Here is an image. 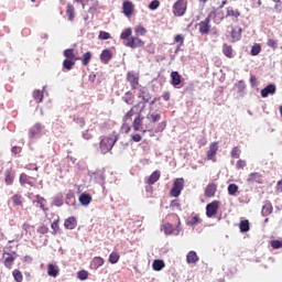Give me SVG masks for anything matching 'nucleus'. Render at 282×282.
<instances>
[{
	"instance_id": "obj_43",
	"label": "nucleus",
	"mask_w": 282,
	"mask_h": 282,
	"mask_svg": "<svg viewBox=\"0 0 282 282\" xmlns=\"http://www.w3.org/2000/svg\"><path fill=\"white\" fill-rule=\"evenodd\" d=\"M12 274L15 282H23V273L20 270L14 269Z\"/></svg>"
},
{
	"instance_id": "obj_54",
	"label": "nucleus",
	"mask_w": 282,
	"mask_h": 282,
	"mask_svg": "<svg viewBox=\"0 0 282 282\" xmlns=\"http://www.w3.org/2000/svg\"><path fill=\"white\" fill-rule=\"evenodd\" d=\"M240 154H241V150H239V148L237 147L232 148L231 158L238 159Z\"/></svg>"
},
{
	"instance_id": "obj_14",
	"label": "nucleus",
	"mask_w": 282,
	"mask_h": 282,
	"mask_svg": "<svg viewBox=\"0 0 282 282\" xmlns=\"http://www.w3.org/2000/svg\"><path fill=\"white\" fill-rule=\"evenodd\" d=\"M144 117H142V112L139 111V115L135 117V119L132 122V129L134 131H140L143 129L144 124Z\"/></svg>"
},
{
	"instance_id": "obj_46",
	"label": "nucleus",
	"mask_w": 282,
	"mask_h": 282,
	"mask_svg": "<svg viewBox=\"0 0 282 282\" xmlns=\"http://www.w3.org/2000/svg\"><path fill=\"white\" fill-rule=\"evenodd\" d=\"M77 279H79V281H87V279H89V272H87L85 270L78 271Z\"/></svg>"
},
{
	"instance_id": "obj_58",
	"label": "nucleus",
	"mask_w": 282,
	"mask_h": 282,
	"mask_svg": "<svg viewBox=\"0 0 282 282\" xmlns=\"http://www.w3.org/2000/svg\"><path fill=\"white\" fill-rule=\"evenodd\" d=\"M21 151H22L21 147L14 145L11 148V153H13V155H19V153H21Z\"/></svg>"
},
{
	"instance_id": "obj_28",
	"label": "nucleus",
	"mask_w": 282,
	"mask_h": 282,
	"mask_svg": "<svg viewBox=\"0 0 282 282\" xmlns=\"http://www.w3.org/2000/svg\"><path fill=\"white\" fill-rule=\"evenodd\" d=\"M135 96L131 93V90L127 91L123 97H121V100L126 102L127 105H133Z\"/></svg>"
},
{
	"instance_id": "obj_60",
	"label": "nucleus",
	"mask_w": 282,
	"mask_h": 282,
	"mask_svg": "<svg viewBox=\"0 0 282 282\" xmlns=\"http://www.w3.org/2000/svg\"><path fill=\"white\" fill-rule=\"evenodd\" d=\"M131 140H133V142H141L142 141V135L138 134V133L132 134Z\"/></svg>"
},
{
	"instance_id": "obj_37",
	"label": "nucleus",
	"mask_w": 282,
	"mask_h": 282,
	"mask_svg": "<svg viewBox=\"0 0 282 282\" xmlns=\"http://www.w3.org/2000/svg\"><path fill=\"white\" fill-rule=\"evenodd\" d=\"M239 228L240 232H248L250 230V221L248 219L241 220Z\"/></svg>"
},
{
	"instance_id": "obj_38",
	"label": "nucleus",
	"mask_w": 282,
	"mask_h": 282,
	"mask_svg": "<svg viewBox=\"0 0 282 282\" xmlns=\"http://www.w3.org/2000/svg\"><path fill=\"white\" fill-rule=\"evenodd\" d=\"M152 268L153 270H155V272L162 271V269L164 268V260H154L152 263Z\"/></svg>"
},
{
	"instance_id": "obj_48",
	"label": "nucleus",
	"mask_w": 282,
	"mask_h": 282,
	"mask_svg": "<svg viewBox=\"0 0 282 282\" xmlns=\"http://www.w3.org/2000/svg\"><path fill=\"white\" fill-rule=\"evenodd\" d=\"M199 223V216H194L186 220V226H197Z\"/></svg>"
},
{
	"instance_id": "obj_32",
	"label": "nucleus",
	"mask_w": 282,
	"mask_h": 282,
	"mask_svg": "<svg viewBox=\"0 0 282 282\" xmlns=\"http://www.w3.org/2000/svg\"><path fill=\"white\" fill-rule=\"evenodd\" d=\"M262 217H268V215H272V203L268 202L262 207Z\"/></svg>"
},
{
	"instance_id": "obj_26",
	"label": "nucleus",
	"mask_w": 282,
	"mask_h": 282,
	"mask_svg": "<svg viewBox=\"0 0 282 282\" xmlns=\"http://www.w3.org/2000/svg\"><path fill=\"white\" fill-rule=\"evenodd\" d=\"M90 265L91 268H94V270H98V268H102V265H105V259H102L101 257H95Z\"/></svg>"
},
{
	"instance_id": "obj_23",
	"label": "nucleus",
	"mask_w": 282,
	"mask_h": 282,
	"mask_svg": "<svg viewBox=\"0 0 282 282\" xmlns=\"http://www.w3.org/2000/svg\"><path fill=\"white\" fill-rule=\"evenodd\" d=\"M91 199L90 194L87 192L79 195V204H82V206H89L91 204Z\"/></svg>"
},
{
	"instance_id": "obj_50",
	"label": "nucleus",
	"mask_w": 282,
	"mask_h": 282,
	"mask_svg": "<svg viewBox=\"0 0 282 282\" xmlns=\"http://www.w3.org/2000/svg\"><path fill=\"white\" fill-rule=\"evenodd\" d=\"M270 246L271 248H273V250H280V248H282V239L281 240H271L270 241Z\"/></svg>"
},
{
	"instance_id": "obj_8",
	"label": "nucleus",
	"mask_w": 282,
	"mask_h": 282,
	"mask_svg": "<svg viewBox=\"0 0 282 282\" xmlns=\"http://www.w3.org/2000/svg\"><path fill=\"white\" fill-rule=\"evenodd\" d=\"M127 80L130 83L131 89H138V85H140V75L134 70H129L127 73Z\"/></svg>"
},
{
	"instance_id": "obj_15",
	"label": "nucleus",
	"mask_w": 282,
	"mask_h": 282,
	"mask_svg": "<svg viewBox=\"0 0 282 282\" xmlns=\"http://www.w3.org/2000/svg\"><path fill=\"white\" fill-rule=\"evenodd\" d=\"M247 182L249 184H263V176L259 172H253L249 174Z\"/></svg>"
},
{
	"instance_id": "obj_45",
	"label": "nucleus",
	"mask_w": 282,
	"mask_h": 282,
	"mask_svg": "<svg viewBox=\"0 0 282 282\" xmlns=\"http://www.w3.org/2000/svg\"><path fill=\"white\" fill-rule=\"evenodd\" d=\"M11 199L15 206H23V197L21 195L15 194Z\"/></svg>"
},
{
	"instance_id": "obj_49",
	"label": "nucleus",
	"mask_w": 282,
	"mask_h": 282,
	"mask_svg": "<svg viewBox=\"0 0 282 282\" xmlns=\"http://www.w3.org/2000/svg\"><path fill=\"white\" fill-rule=\"evenodd\" d=\"M135 36H144L147 34V29L142 25H139L134 29Z\"/></svg>"
},
{
	"instance_id": "obj_11",
	"label": "nucleus",
	"mask_w": 282,
	"mask_h": 282,
	"mask_svg": "<svg viewBox=\"0 0 282 282\" xmlns=\"http://www.w3.org/2000/svg\"><path fill=\"white\" fill-rule=\"evenodd\" d=\"M218 210H219V200H213L206 206V216L209 218L215 217Z\"/></svg>"
},
{
	"instance_id": "obj_2",
	"label": "nucleus",
	"mask_w": 282,
	"mask_h": 282,
	"mask_svg": "<svg viewBox=\"0 0 282 282\" xmlns=\"http://www.w3.org/2000/svg\"><path fill=\"white\" fill-rule=\"evenodd\" d=\"M121 39L126 47H131L132 50H135L138 47H144V41H142L138 36H121Z\"/></svg>"
},
{
	"instance_id": "obj_19",
	"label": "nucleus",
	"mask_w": 282,
	"mask_h": 282,
	"mask_svg": "<svg viewBox=\"0 0 282 282\" xmlns=\"http://www.w3.org/2000/svg\"><path fill=\"white\" fill-rule=\"evenodd\" d=\"M225 17H226V19H235L237 21V19H239V17H241V11H239V9H235L232 7H228Z\"/></svg>"
},
{
	"instance_id": "obj_17",
	"label": "nucleus",
	"mask_w": 282,
	"mask_h": 282,
	"mask_svg": "<svg viewBox=\"0 0 282 282\" xmlns=\"http://www.w3.org/2000/svg\"><path fill=\"white\" fill-rule=\"evenodd\" d=\"M76 226H78V220L75 216H70L64 221V228H66V230H74Z\"/></svg>"
},
{
	"instance_id": "obj_61",
	"label": "nucleus",
	"mask_w": 282,
	"mask_h": 282,
	"mask_svg": "<svg viewBox=\"0 0 282 282\" xmlns=\"http://www.w3.org/2000/svg\"><path fill=\"white\" fill-rule=\"evenodd\" d=\"M237 169H243L246 166V161L238 160L236 163Z\"/></svg>"
},
{
	"instance_id": "obj_3",
	"label": "nucleus",
	"mask_w": 282,
	"mask_h": 282,
	"mask_svg": "<svg viewBox=\"0 0 282 282\" xmlns=\"http://www.w3.org/2000/svg\"><path fill=\"white\" fill-rule=\"evenodd\" d=\"M187 8L188 0H177L172 7V12L174 17H184V14H186Z\"/></svg>"
},
{
	"instance_id": "obj_42",
	"label": "nucleus",
	"mask_w": 282,
	"mask_h": 282,
	"mask_svg": "<svg viewBox=\"0 0 282 282\" xmlns=\"http://www.w3.org/2000/svg\"><path fill=\"white\" fill-rule=\"evenodd\" d=\"M251 56H259L261 54V44L256 43L252 45L250 51Z\"/></svg>"
},
{
	"instance_id": "obj_63",
	"label": "nucleus",
	"mask_w": 282,
	"mask_h": 282,
	"mask_svg": "<svg viewBox=\"0 0 282 282\" xmlns=\"http://www.w3.org/2000/svg\"><path fill=\"white\" fill-rule=\"evenodd\" d=\"M268 45H269V47H272L273 50H276V42L274 40H269Z\"/></svg>"
},
{
	"instance_id": "obj_56",
	"label": "nucleus",
	"mask_w": 282,
	"mask_h": 282,
	"mask_svg": "<svg viewBox=\"0 0 282 282\" xmlns=\"http://www.w3.org/2000/svg\"><path fill=\"white\" fill-rule=\"evenodd\" d=\"M50 228H47V226L43 225L37 229V232H40V235H47Z\"/></svg>"
},
{
	"instance_id": "obj_59",
	"label": "nucleus",
	"mask_w": 282,
	"mask_h": 282,
	"mask_svg": "<svg viewBox=\"0 0 282 282\" xmlns=\"http://www.w3.org/2000/svg\"><path fill=\"white\" fill-rule=\"evenodd\" d=\"M231 36H241V28L237 26L235 30H232Z\"/></svg>"
},
{
	"instance_id": "obj_35",
	"label": "nucleus",
	"mask_w": 282,
	"mask_h": 282,
	"mask_svg": "<svg viewBox=\"0 0 282 282\" xmlns=\"http://www.w3.org/2000/svg\"><path fill=\"white\" fill-rule=\"evenodd\" d=\"M223 54H225L227 58H232V46L227 43L223 44Z\"/></svg>"
},
{
	"instance_id": "obj_34",
	"label": "nucleus",
	"mask_w": 282,
	"mask_h": 282,
	"mask_svg": "<svg viewBox=\"0 0 282 282\" xmlns=\"http://www.w3.org/2000/svg\"><path fill=\"white\" fill-rule=\"evenodd\" d=\"M20 184L22 186H25V184H29V186H34V183L30 181V176L25 173L20 175Z\"/></svg>"
},
{
	"instance_id": "obj_7",
	"label": "nucleus",
	"mask_w": 282,
	"mask_h": 282,
	"mask_svg": "<svg viewBox=\"0 0 282 282\" xmlns=\"http://www.w3.org/2000/svg\"><path fill=\"white\" fill-rule=\"evenodd\" d=\"M163 231L165 235H174L175 237H177V235L182 232V223L178 220L175 228H173V225L167 223L163 225Z\"/></svg>"
},
{
	"instance_id": "obj_1",
	"label": "nucleus",
	"mask_w": 282,
	"mask_h": 282,
	"mask_svg": "<svg viewBox=\"0 0 282 282\" xmlns=\"http://www.w3.org/2000/svg\"><path fill=\"white\" fill-rule=\"evenodd\" d=\"M116 142H118V137H116L115 139L109 137L101 138L99 143L100 153H102V155H106V153H109V151L113 149V145L116 144Z\"/></svg>"
},
{
	"instance_id": "obj_22",
	"label": "nucleus",
	"mask_w": 282,
	"mask_h": 282,
	"mask_svg": "<svg viewBox=\"0 0 282 282\" xmlns=\"http://www.w3.org/2000/svg\"><path fill=\"white\" fill-rule=\"evenodd\" d=\"M171 78L173 87L180 88V85H182V75L177 70H174L171 73Z\"/></svg>"
},
{
	"instance_id": "obj_53",
	"label": "nucleus",
	"mask_w": 282,
	"mask_h": 282,
	"mask_svg": "<svg viewBox=\"0 0 282 282\" xmlns=\"http://www.w3.org/2000/svg\"><path fill=\"white\" fill-rule=\"evenodd\" d=\"M160 8V0H153L149 4V10H158Z\"/></svg>"
},
{
	"instance_id": "obj_5",
	"label": "nucleus",
	"mask_w": 282,
	"mask_h": 282,
	"mask_svg": "<svg viewBox=\"0 0 282 282\" xmlns=\"http://www.w3.org/2000/svg\"><path fill=\"white\" fill-rule=\"evenodd\" d=\"M41 135H45V126L43 123L37 122L29 130V138L34 140V138H41Z\"/></svg>"
},
{
	"instance_id": "obj_64",
	"label": "nucleus",
	"mask_w": 282,
	"mask_h": 282,
	"mask_svg": "<svg viewBox=\"0 0 282 282\" xmlns=\"http://www.w3.org/2000/svg\"><path fill=\"white\" fill-rule=\"evenodd\" d=\"M76 124H79V127H83L85 124V119L84 118H77L75 119Z\"/></svg>"
},
{
	"instance_id": "obj_12",
	"label": "nucleus",
	"mask_w": 282,
	"mask_h": 282,
	"mask_svg": "<svg viewBox=\"0 0 282 282\" xmlns=\"http://www.w3.org/2000/svg\"><path fill=\"white\" fill-rule=\"evenodd\" d=\"M135 10V4H133V2L129 1V0H124L122 3V12L124 14V17L131 18L133 12Z\"/></svg>"
},
{
	"instance_id": "obj_9",
	"label": "nucleus",
	"mask_w": 282,
	"mask_h": 282,
	"mask_svg": "<svg viewBox=\"0 0 282 282\" xmlns=\"http://www.w3.org/2000/svg\"><path fill=\"white\" fill-rule=\"evenodd\" d=\"M3 259H4V268L8 270H12V265H14V261H17V252H3Z\"/></svg>"
},
{
	"instance_id": "obj_20",
	"label": "nucleus",
	"mask_w": 282,
	"mask_h": 282,
	"mask_svg": "<svg viewBox=\"0 0 282 282\" xmlns=\"http://www.w3.org/2000/svg\"><path fill=\"white\" fill-rule=\"evenodd\" d=\"M113 58V54L111 53V50L105 48L100 54V61L104 63V65H108L109 61Z\"/></svg>"
},
{
	"instance_id": "obj_10",
	"label": "nucleus",
	"mask_w": 282,
	"mask_h": 282,
	"mask_svg": "<svg viewBox=\"0 0 282 282\" xmlns=\"http://www.w3.org/2000/svg\"><path fill=\"white\" fill-rule=\"evenodd\" d=\"M207 18L209 19V21H214L215 23H217V25H219V23H221V21L226 19V15L221 10H213L208 13Z\"/></svg>"
},
{
	"instance_id": "obj_51",
	"label": "nucleus",
	"mask_w": 282,
	"mask_h": 282,
	"mask_svg": "<svg viewBox=\"0 0 282 282\" xmlns=\"http://www.w3.org/2000/svg\"><path fill=\"white\" fill-rule=\"evenodd\" d=\"M33 98H34V100H39V102H43V91L34 90Z\"/></svg>"
},
{
	"instance_id": "obj_39",
	"label": "nucleus",
	"mask_w": 282,
	"mask_h": 282,
	"mask_svg": "<svg viewBox=\"0 0 282 282\" xmlns=\"http://www.w3.org/2000/svg\"><path fill=\"white\" fill-rule=\"evenodd\" d=\"M66 15L68 17V21H74V17H75L74 6L67 4V7H66Z\"/></svg>"
},
{
	"instance_id": "obj_36",
	"label": "nucleus",
	"mask_w": 282,
	"mask_h": 282,
	"mask_svg": "<svg viewBox=\"0 0 282 282\" xmlns=\"http://www.w3.org/2000/svg\"><path fill=\"white\" fill-rule=\"evenodd\" d=\"M160 180V171H154L148 178V184L153 185Z\"/></svg>"
},
{
	"instance_id": "obj_52",
	"label": "nucleus",
	"mask_w": 282,
	"mask_h": 282,
	"mask_svg": "<svg viewBox=\"0 0 282 282\" xmlns=\"http://www.w3.org/2000/svg\"><path fill=\"white\" fill-rule=\"evenodd\" d=\"M138 106H133L123 117V122H127L128 120H131L133 118V109H135Z\"/></svg>"
},
{
	"instance_id": "obj_41",
	"label": "nucleus",
	"mask_w": 282,
	"mask_h": 282,
	"mask_svg": "<svg viewBox=\"0 0 282 282\" xmlns=\"http://www.w3.org/2000/svg\"><path fill=\"white\" fill-rule=\"evenodd\" d=\"M109 263L116 264L118 263V261H120V254L116 251H112L109 254V259H108Z\"/></svg>"
},
{
	"instance_id": "obj_13",
	"label": "nucleus",
	"mask_w": 282,
	"mask_h": 282,
	"mask_svg": "<svg viewBox=\"0 0 282 282\" xmlns=\"http://www.w3.org/2000/svg\"><path fill=\"white\" fill-rule=\"evenodd\" d=\"M276 94V85L269 84L263 89H261V97L268 98V96H274Z\"/></svg>"
},
{
	"instance_id": "obj_6",
	"label": "nucleus",
	"mask_w": 282,
	"mask_h": 282,
	"mask_svg": "<svg viewBox=\"0 0 282 282\" xmlns=\"http://www.w3.org/2000/svg\"><path fill=\"white\" fill-rule=\"evenodd\" d=\"M182 191H184V178H176L170 194L172 197H177L182 195Z\"/></svg>"
},
{
	"instance_id": "obj_4",
	"label": "nucleus",
	"mask_w": 282,
	"mask_h": 282,
	"mask_svg": "<svg viewBox=\"0 0 282 282\" xmlns=\"http://www.w3.org/2000/svg\"><path fill=\"white\" fill-rule=\"evenodd\" d=\"M138 98H141L140 101L137 107H140L141 105V109H140V113H142V111H144V109H147V102H150L151 100V93L149 91V89L147 87H142L141 89H139L138 93Z\"/></svg>"
},
{
	"instance_id": "obj_27",
	"label": "nucleus",
	"mask_w": 282,
	"mask_h": 282,
	"mask_svg": "<svg viewBox=\"0 0 282 282\" xmlns=\"http://www.w3.org/2000/svg\"><path fill=\"white\" fill-rule=\"evenodd\" d=\"M199 261V257L197 256V252L189 251L186 256V262L187 263H197Z\"/></svg>"
},
{
	"instance_id": "obj_30",
	"label": "nucleus",
	"mask_w": 282,
	"mask_h": 282,
	"mask_svg": "<svg viewBox=\"0 0 282 282\" xmlns=\"http://www.w3.org/2000/svg\"><path fill=\"white\" fill-rule=\"evenodd\" d=\"M228 195H231V197H236L237 193H239V186L235 183H231L227 187Z\"/></svg>"
},
{
	"instance_id": "obj_18",
	"label": "nucleus",
	"mask_w": 282,
	"mask_h": 282,
	"mask_svg": "<svg viewBox=\"0 0 282 282\" xmlns=\"http://www.w3.org/2000/svg\"><path fill=\"white\" fill-rule=\"evenodd\" d=\"M14 172L12 171V169H7L4 171V184L7 186H12V184H14Z\"/></svg>"
},
{
	"instance_id": "obj_55",
	"label": "nucleus",
	"mask_w": 282,
	"mask_h": 282,
	"mask_svg": "<svg viewBox=\"0 0 282 282\" xmlns=\"http://www.w3.org/2000/svg\"><path fill=\"white\" fill-rule=\"evenodd\" d=\"M51 228L54 232H58V230L61 229L58 227V219L54 220L52 224H51Z\"/></svg>"
},
{
	"instance_id": "obj_40",
	"label": "nucleus",
	"mask_w": 282,
	"mask_h": 282,
	"mask_svg": "<svg viewBox=\"0 0 282 282\" xmlns=\"http://www.w3.org/2000/svg\"><path fill=\"white\" fill-rule=\"evenodd\" d=\"M74 65H76V62L73 59H64L63 62V68L67 69L68 72L74 69Z\"/></svg>"
},
{
	"instance_id": "obj_21",
	"label": "nucleus",
	"mask_w": 282,
	"mask_h": 282,
	"mask_svg": "<svg viewBox=\"0 0 282 282\" xmlns=\"http://www.w3.org/2000/svg\"><path fill=\"white\" fill-rule=\"evenodd\" d=\"M217 151H219V145L217 142H213L209 145V150L207 151V160H215V155H217Z\"/></svg>"
},
{
	"instance_id": "obj_62",
	"label": "nucleus",
	"mask_w": 282,
	"mask_h": 282,
	"mask_svg": "<svg viewBox=\"0 0 282 282\" xmlns=\"http://www.w3.org/2000/svg\"><path fill=\"white\" fill-rule=\"evenodd\" d=\"M133 32L131 31V28L127 29L121 33V36H131Z\"/></svg>"
},
{
	"instance_id": "obj_25",
	"label": "nucleus",
	"mask_w": 282,
	"mask_h": 282,
	"mask_svg": "<svg viewBox=\"0 0 282 282\" xmlns=\"http://www.w3.org/2000/svg\"><path fill=\"white\" fill-rule=\"evenodd\" d=\"M217 193V185L215 183H210L205 188V195L206 197H215V194Z\"/></svg>"
},
{
	"instance_id": "obj_33",
	"label": "nucleus",
	"mask_w": 282,
	"mask_h": 282,
	"mask_svg": "<svg viewBox=\"0 0 282 282\" xmlns=\"http://www.w3.org/2000/svg\"><path fill=\"white\" fill-rule=\"evenodd\" d=\"M236 87L238 89V94L241 98H243V96H246V83H243V80H239L236 84Z\"/></svg>"
},
{
	"instance_id": "obj_29",
	"label": "nucleus",
	"mask_w": 282,
	"mask_h": 282,
	"mask_svg": "<svg viewBox=\"0 0 282 282\" xmlns=\"http://www.w3.org/2000/svg\"><path fill=\"white\" fill-rule=\"evenodd\" d=\"M147 119L151 120V122H153V123L160 122L162 120V115H160L158 112H149L147 115Z\"/></svg>"
},
{
	"instance_id": "obj_31",
	"label": "nucleus",
	"mask_w": 282,
	"mask_h": 282,
	"mask_svg": "<svg viewBox=\"0 0 282 282\" xmlns=\"http://www.w3.org/2000/svg\"><path fill=\"white\" fill-rule=\"evenodd\" d=\"M65 204H67V206H76V195H74L73 192L66 194Z\"/></svg>"
},
{
	"instance_id": "obj_44",
	"label": "nucleus",
	"mask_w": 282,
	"mask_h": 282,
	"mask_svg": "<svg viewBox=\"0 0 282 282\" xmlns=\"http://www.w3.org/2000/svg\"><path fill=\"white\" fill-rule=\"evenodd\" d=\"M90 61H91V52L84 53L83 58H82V65L87 66V65H89Z\"/></svg>"
},
{
	"instance_id": "obj_16",
	"label": "nucleus",
	"mask_w": 282,
	"mask_h": 282,
	"mask_svg": "<svg viewBox=\"0 0 282 282\" xmlns=\"http://www.w3.org/2000/svg\"><path fill=\"white\" fill-rule=\"evenodd\" d=\"M198 30L200 34H208L210 32V19L208 17L198 23Z\"/></svg>"
},
{
	"instance_id": "obj_47",
	"label": "nucleus",
	"mask_w": 282,
	"mask_h": 282,
	"mask_svg": "<svg viewBox=\"0 0 282 282\" xmlns=\"http://www.w3.org/2000/svg\"><path fill=\"white\" fill-rule=\"evenodd\" d=\"M64 56L67 59L74 61V58H76V54H74V48H67L64 51Z\"/></svg>"
},
{
	"instance_id": "obj_24",
	"label": "nucleus",
	"mask_w": 282,
	"mask_h": 282,
	"mask_svg": "<svg viewBox=\"0 0 282 282\" xmlns=\"http://www.w3.org/2000/svg\"><path fill=\"white\" fill-rule=\"evenodd\" d=\"M59 272H61V270L58 269V265H56L54 263L47 264L48 276H53V279H56V276H58Z\"/></svg>"
},
{
	"instance_id": "obj_57",
	"label": "nucleus",
	"mask_w": 282,
	"mask_h": 282,
	"mask_svg": "<svg viewBox=\"0 0 282 282\" xmlns=\"http://www.w3.org/2000/svg\"><path fill=\"white\" fill-rule=\"evenodd\" d=\"M84 140H91V138H94V135H91V132H89V130H85L83 133H82Z\"/></svg>"
}]
</instances>
